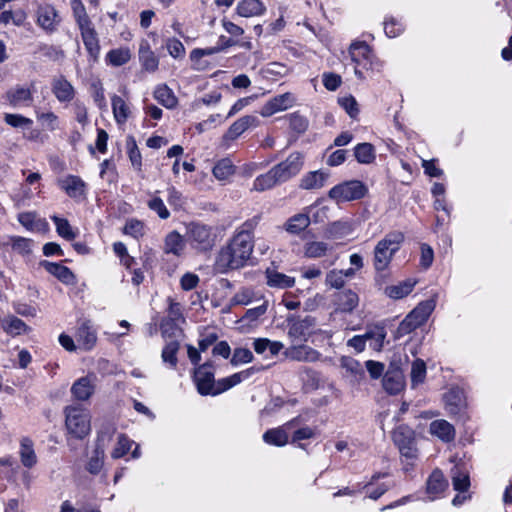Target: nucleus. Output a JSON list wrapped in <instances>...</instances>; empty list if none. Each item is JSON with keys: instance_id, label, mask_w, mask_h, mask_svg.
<instances>
[{"instance_id": "f257e3e1", "label": "nucleus", "mask_w": 512, "mask_h": 512, "mask_svg": "<svg viewBox=\"0 0 512 512\" xmlns=\"http://www.w3.org/2000/svg\"><path fill=\"white\" fill-rule=\"evenodd\" d=\"M258 218L246 220L237 227L231 238L215 255L213 270L218 274H228L244 268L251 260L254 250V231Z\"/></svg>"}, {"instance_id": "f03ea898", "label": "nucleus", "mask_w": 512, "mask_h": 512, "mask_svg": "<svg viewBox=\"0 0 512 512\" xmlns=\"http://www.w3.org/2000/svg\"><path fill=\"white\" fill-rule=\"evenodd\" d=\"M256 371L254 367H250L216 381L214 366L211 362H207L195 368L193 381L200 395L216 396L249 379Z\"/></svg>"}, {"instance_id": "7ed1b4c3", "label": "nucleus", "mask_w": 512, "mask_h": 512, "mask_svg": "<svg viewBox=\"0 0 512 512\" xmlns=\"http://www.w3.org/2000/svg\"><path fill=\"white\" fill-rule=\"evenodd\" d=\"M404 235L402 232L393 231L378 241L373 251V266L377 272L385 271L394 255L399 251Z\"/></svg>"}, {"instance_id": "20e7f679", "label": "nucleus", "mask_w": 512, "mask_h": 512, "mask_svg": "<svg viewBox=\"0 0 512 512\" xmlns=\"http://www.w3.org/2000/svg\"><path fill=\"white\" fill-rule=\"evenodd\" d=\"M437 304V294L429 299L421 301L399 324L396 330V338H401L424 324Z\"/></svg>"}, {"instance_id": "39448f33", "label": "nucleus", "mask_w": 512, "mask_h": 512, "mask_svg": "<svg viewBox=\"0 0 512 512\" xmlns=\"http://www.w3.org/2000/svg\"><path fill=\"white\" fill-rule=\"evenodd\" d=\"M65 426L68 433L76 438L83 439L91 431V416L87 409L81 405H70L65 408Z\"/></svg>"}, {"instance_id": "423d86ee", "label": "nucleus", "mask_w": 512, "mask_h": 512, "mask_svg": "<svg viewBox=\"0 0 512 512\" xmlns=\"http://www.w3.org/2000/svg\"><path fill=\"white\" fill-rule=\"evenodd\" d=\"M350 55L355 63L354 72L359 79H365V71H377L382 68V63L375 58L372 50L365 42H356L350 46Z\"/></svg>"}, {"instance_id": "0eeeda50", "label": "nucleus", "mask_w": 512, "mask_h": 512, "mask_svg": "<svg viewBox=\"0 0 512 512\" xmlns=\"http://www.w3.org/2000/svg\"><path fill=\"white\" fill-rule=\"evenodd\" d=\"M187 241L198 251L212 249L217 240V234L212 226L194 222L187 227Z\"/></svg>"}, {"instance_id": "6e6552de", "label": "nucleus", "mask_w": 512, "mask_h": 512, "mask_svg": "<svg viewBox=\"0 0 512 512\" xmlns=\"http://www.w3.org/2000/svg\"><path fill=\"white\" fill-rule=\"evenodd\" d=\"M366 187L358 180L346 181L330 189L328 195L331 199L340 202L353 201L362 198Z\"/></svg>"}, {"instance_id": "1a4fd4ad", "label": "nucleus", "mask_w": 512, "mask_h": 512, "mask_svg": "<svg viewBox=\"0 0 512 512\" xmlns=\"http://www.w3.org/2000/svg\"><path fill=\"white\" fill-rule=\"evenodd\" d=\"M303 166V156L299 152L291 153L286 160L273 167L274 173L282 182L288 181L290 178L296 176Z\"/></svg>"}, {"instance_id": "9d476101", "label": "nucleus", "mask_w": 512, "mask_h": 512, "mask_svg": "<svg viewBox=\"0 0 512 512\" xmlns=\"http://www.w3.org/2000/svg\"><path fill=\"white\" fill-rule=\"evenodd\" d=\"M57 183L70 198L76 201L86 198L87 184L79 176L69 174L58 179Z\"/></svg>"}, {"instance_id": "9b49d317", "label": "nucleus", "mask_w": 512, "mask_h": 512, "mask_svg": "<svg viewBox=\"0 0 512 512\" xmlns=\"http://www.w3.org/2000/svg\"><path fill=\"white\" fill-rule=\"evenodd\" d=\"M259 122V118L255 115H245L237 119L223 135V141L229 142L237 139L248 129L257 127Z\"/></svg>"}, {"instance_id": "f8f14e48", "label": "nucleus", "mask_w": 512, "mask_h": 512, "mask_svg": "<svg viewBox=\"0 0 512 512\" xmlns=\"http://www.w3.org/2000/svg\"><path fill=\"white\" fill-rule=\"evenodd\" d=\"M75 337L78 343V348L83 351L92 350L97 342V332L88 320L79 324Z\"/></svg>"}, {"instance_id": "ddd939ff", "label": "nucleus", "mask_w": 512, "mask_h": 512, "mask_svg": "<svg viewBox=\"0 0 512 512\" xmlns=\"http://www.w3.org/2000/svg\"><path fill=\"white\" fill-rule=\"evenodd\" d=\"M296 98L292 93H284L270 99L261 109L263 117H269L277 112L287 110L293 106Z\"/></svg>"}, {"instance_id": "4468645a", "label": "nucleus", "mask_w": 512, "mask_h": 512, "mask_svg": "<svg viewBox=\"0 0 512 512\" xmlns=\"http://www.w3.org/2000/svg\"><path fill=\"white\" fill-rule=\"evenodd\" d=\"M60 18L56 9L51 5H40L37 9V24L45 31L56 30Z\"/></svg>"}, {"instance_id": "2eb2a0df", "label": "nucleus", "mask_w": 512, "mask_h": 512, "mask_svg": "<svg viewBox=\"0 0 512 512\" xmlns=\"http://www.w3.org/2000/svg\"><path fill=\"white\" fill-rule=\"evenodd\" d=\"M354 231L353 222L350 220H338L329 223L323 231V235L329 240H340L349 235Z\"/></svg>"}, {"instance_id": "dca6fc26", "label": "nucleus", "mask_w": 512, "mask_h": 512, "mask_svg": "<svg viewBox=\"0 0 512 512\" xmlns=\"http://www.w3.org/2000/svg\"><path fill=\"white\" fill-rule=\"evenodd\" d=\"M314 326L315 319L310 316L295 320L289 326L288 335L294 340L305 341L312 334Z\"/></svg>"}, {"instance_id": "f3484780", "label": "nucleus", "mask_w": 512, "mask_h": 512, "mask_svg": "<svg viewBox=\"0 0 512 512\" xmlns=\"http://www.w3.org/2000/svg\"><path fill=\"white\" fill-rule=\"evenodd\" d=\"M296 419H293L281 427L267 430L263 434V440L265 443L274 446H284L288 443L289 436L287 430L294 426Z\"/></svg>"}, {"instance_id": "a211bd4d", "label": "nucleus", "mask_w": 512, "mask_h": 512, "mask_svg": "<svg viewBox=\"0 0 512 512\" xmlns=\"http://www.w3.org/2000/svg\"><path fill=\"white\" fill-rule=\"evenodd\" d=\"M287 358L294 361L316 362L320 360L321 354L306 345L292 346L285 351Z\"/></svg>"}, {"instance_id": "6ab92c4d", "label": "nucleus", "mask_w": 512, "mask_h": 512, "mask_svg": "<svg viewBox=\"0 0 512 512\" xmlns=\"http://www.w3.org/2000/svg\"><path fill=\"white\" fill-rule=\"evenodd\" d=\"M79 29L81 31V37H82V40H83V43L85 45L87 52L89 53L91 58H93V60H96L99 56L100 45H99L98 36L94 29L93 24L91 23V24L79 27Z\"/></svg>"}, {"instance_id": "aec40b11", "label": "nucleus", "mask_w": 512, "mask_h": 512, "mask_svg": "<svg viewBox=\"0 0 512 512\" xmlns=\"http://www.w3.org/2000/svg\"><path fill=\"white\" fill-rule=\"evenodd\" d=\"M383 388L389 394L400 393L405 386L404 375L399 369L388 370L383 377Z\"/></svg>"}, {"instance_id": "412c9836", "label": "nucleus", "mask_w": 512, "mask_h": 512, "mask_svg": "<svg viewBox=\"0 0 512 512\" xmlns=\"http://www.w3.org/2000/svg\"><path fill=\"white\" fill-rule=\"evenodd\" d=\"M139 61L142 68L147 72H155L158 69L159 59L151 50L147 40H142L139 46Z\"/></svg>"}, {"instance_id": "4be33fe9", "label": "nucleus", "mask_w": 512, "mask_h": 512, "mask_svg": "<svg viewBox=\"0 0 512 512\" xmlns=\"http://www.w3.org/2000/svg\"><path fill=\"white\" fill-rule=\"evenodd\" d=\"M52 92L59 102H70L75 96V89L72 84L60 76L52 82Z\"/></svg>"}, {"instance_id": "5701e85b", "label": "nucleus", "mask_w": 512, "mask_h": 512, "mask_svg": "<svg viewBox=\"0 0 512 512\" xmlns=\"http://www.w3.org/2000/svg\"><path fill=\"white\" fill-rule=\"evenodd\" d=\"M330 173L323 170H316L305 174L300 181V187L305 190H315L322 188L328 178Z\"/></svg>"}, {"instance_id": "b1692460", "label": "nucleus", "mask_w": 512, "mask_h": 512, "mask_svg": "<svg viewBox=\"0 0 512 512\" xmlns=\"http://www.w3.org/2000/svg\"><path fill=\"white\" fill-rule=\"evenodd\" d=\"M429 431L443 442H451L455 438V429L444 419L434 420L430 423Z\"/></svg>"}, {"instance_id": "393cba45", "label": "nucleus", "mask_w": 512, "mask_h": 512, "mask_svg": "<svg viewBox=\"0 0 512 512\" xmlns=\"http://www.w3.org/2000/svg\"><path fill=\"white\" fill-rule=\"evenodd\" d=\"M266 283L271 288L287 289L295 285V278L280 273L274 269H267L265 272Z\"/></svg>"}, {"instance_id": "a878e982", "label": "nucleus", "mask_w": 512, "mask_h": 512, "mask_svg": "<svg viewBox=\"0 0 512 512\" xmlns=\"http://www.w3.org/2000/svg\"><path fill=\"white\" fill-rule=\"evenodd\" d=\"M6 97L14 107L29 106L33 99L31 90L24 86L11 88L7 92Z\"/></svg>"}, {"instance_id": "bb28decb", "label": "nucleus", "mask_w": 512, "mask_h": 512, "mask_svg": "<svg viewBox=\"0 0 512 512\" xmlns=\"http://www.w3.org/2000/svg\"><path fill=\"white\" fill-rule=\"evenodd\" d=\"M265 5L260 0H241L236 7L239 16L249 18L264 14Z\"/></svg>"}, {"instance_id": "cd10ccee", "label": "nucleus", "mask_w": 512, "mask_h": 512, "mask_svg": "<svg viewBox=\"0 0 512 512\" xmlns=\"http://www.w3.org/2000/svg\"><path fill=\"white\" fill-rule=\"evenodd\" d=\"M111 106L115 122L118 125L125 124L131 114L127 102L121 96L114 94L111 97Z\"/></svg>"}, {"instance_id": "c85d7f7f", "label": "nucleus", "mask_w": 512, "mask_h": 512, "mask_svg": "<svg viewBox=\"0 0 512 512\" xmlns=\"http://www.w3.org/2000/svg\"><path fill=\"white\" fill-rule=\"evenodd\" d=\"M94 392V384L91 377L86 376L75 381L71 387L72 395L80 401H85L91 397Z\"/></svg>"}, {"instance_id": "c756f323", "label": "nucleus", "mask_w": 512, "mask_h": 512, "mask_svg": "<svg viewBox=\"0 0 512 512\" xmlns=\"http://www.w3.org/2000/svg\"><path fill=\"white\" fill-rule=\"evenodd\" d=\"M311 223V217L307 213H298L290 217L284 224L286 232L292 235H299Z\"/></svg>"}, {"instance_id": "7c9ffc66", "label": "nucleus", "mask_w": 512, "mask_h": 512, "mask_svg": "<svg viewBox=\"0 0 512 512\" xmlns=\"http://www.w3.org/2000/svg\"><path fill=\"white\" fill-rule=\"evenodd\" d=\"M41 265L47 272L58 278L61 282L65 284L74 282L75 276L68 267L49 261H43Z\"/></svg>"}, {"instance_id": "2f4dec72", "label": "nucleus", "mask_w": 512, "mask_h": 512, "mask_svg": "<svg viewBox=\"0 0 512 512\" xmlns=\"http://www.w3.org/2000/svg\"><path fill=\"white\" fill-rule=\"evenodd\" d=\"M19 455L21 463L26 468H32L37 463V456L31 439L24 437L20 441Z\"/></svg>"}, {"instance_id": "473e14b6", "label": "nucleus", "mask_w": 512, "mask_h": 512, "mask_svg": "<svg viewBox=\"0 0 512 512\" xmlns=\"http://www.w3.org/2000/svg\"><path fill=\"white\" fill-rule=\"evenodd\" d=\"M446 486L447 482L443 473L440 470L433 471L427 480V493L430 495L429 499L434 500L445 490Z\"/></svg>"}, {"instance_id": "72a5a7b5", "label": "nucleus", "mask_w": 512, "mask_h": 512, "mask_svg": "<svg viewBox=\"0 0 512 512\" xmlns=\"http://www.w3.org/2000/svg\"><path fill=\"white\" fill-rule=\"evenodd\" d=\"M452 484L456 491L465 492L470 486L469 474L464 465H455L451 470Z\"/></svg>"}, {"instance_id": "f704fd0d", "label": "nucleus", "mask_w": 512, "mask_h": 512, "mask_svg": "<svg viewBox=\"0 0 512 512\" xmlns=\"http://www.w3.org/2000/svg\"><path fill=\"white\" fill-rule=\"evenodd\" d=\"M444 400L450 413H457L464 406V394L459 388L450 389L445 395Z\"/></svg>"}, {"instance_id": "c9c22d12", "label": "nucleus", "mask_w": 512, "mask_h": 512, "mask_svg": "<svg viewBox=\"0 0 512 512\" xmlns=\"http://www.w3.org/2000/svg\"><path fill=\"white\" fill-rule=\"evenodd\" d=\"M278 183H281V181L276 173H274V169L271 168L267 173L258 176L254 180L252 190L262 192L273 188Z\"/></svg>"}, {"instance_id": "e433bc0d", "label": "nucleus", "mask_w": 512, "mask_h": 512, "mask_svg": "<svg viewBox=\"0 0 512 512\" xmlns=\"http://www.w3.org/2000/svg\"><path fill=\"white\" fill-rule=\"evenodd\" d=\"M386 474L384 473H376L372 476L371 480L364 485V489L366 490L367 497L373 500H377L380 498L386 491L389 489V485L386 483H380L374 488V485L376 482L382 478L385 477Z\"/></svg>"}, {"instance_id": "4c0bfd02", "label": "nucleus", "mask_w": 512, "mask_h": 512, "mask_svg": "<svg viewBox=\"0 0 512 512\" xmlns=\"http://www.w3.org/2000/svg\"><path fill=\"white\" fill-rule=\"evenodd\" d=\"M154 98L164 107L172 109L176 107L178 100L173 91L166 85L158 86L154 91Z\"/></svg>"}, {"instance_id": "58836bf2", "label": "nucleus", "mask_w": 512, "mask_h": 512, "mask_svg": "<svg viewBox=\"0 0 512 512\" xmlns=\"http://www.w3.org/2000/svg\"><path fill=\"white\" fill-rule=\"evenodd\" d=\"M415 284V281L408 279L396 285L386 287L385 293L392 299H401L412 292Z\"/></svg>"}, {"instance_id": "ea45409f", "label": "nucleus", "mask_w": 512, "mask_h": 512, "mask_svg": "<svg viewBox=\"0 0 512 512\" xmlns=\"http://www.w3.org/2000/svg\"><path fill=\"white\" fill-rule=\"evenodd\" d=\"M185 242L183 237L176 231L170 232L166 238L164 243V251L169 254L172 253L174 255H180L184 250Z\"/></svg>"}, {"instance_id": "a19ab883", "label": "nucleus", "mask_w": 512, "mask_h": 512, "mask_svg": "<svg viewBox=\"0 0 512 512\" xmlns=\"http://www.w3.org/2000/svg\"><path fill=\"white\" fill-rule=\"evenodd\" d=\"M358 303L359 298L355 292L351 290L343 291L338 295L337 310L341 312H352L358 306Z\"/></svg>"}, {"instance_id": "79ce46f5", "label": "nucleus", "mask_w": 512, "mask_h": 512, "mask_svg": "<svg viewBox=\"0 0 512 512\" xmlns=\"http://www.w3.org/2000/svg\"><path fill=\"white\" fill-rule=\"evenodd\" d=\"M304 255L308 258H320L332 250L324 241H309L304 244Z\"/></svg>"}, {"instance_id": "37998d69", "label": "nucleus", "mask_w": 512, "mask_h": 512, "mask_svg": "<svg viewBox=\"0 0 512 512\" xmlns=\"http://www.w3.org/2000/svg\"><path fill=\"white\" fill-rule=\"evenodd\" d=\"M354 156L359 163L370 164L376 158L374 146L367 142L357 144L354 148Z\"/></svg>"}, {"instance_id": "c03bdc74", "label": "nucleus", "mask_w": 512, "mask_h": 512, "mask_svg": "<svg viewBox=\"0 0 512 512\" xmlns=\"http://www.w3.org/2000/svg\"><path fill=\"white\" fill-rule=\"evenodd\" d=\"M386 331L383 327L375 326L365 333V340L370 342V347L375 351L383 348Z\"/></svg>"}, {"instance_id": "a18cd8bd", "label": "nucleus", "mask_w": 512, "mask_h": 512, "mask_svg": "<svg viewBox=\"0 0 512 512\" xmlns=\"http://www.w3.org/2000/svg\"><path fill=\"white\" fill-rule=\"evenodd\" d=\"M35 116L44 129H47L49 131H55L59 129V118L54 112H44L41 111L39 108H36Z\"/></svg>"}, {"instance_id": "49530a36", "label": "nucleus", "mask_w": 512, "mask_h": 512, "mask_svg": "<svg viewBox=\"0 0 512 512\" xmlns=\"http://www.w3.org/2000/svg\"><path fill=\"white\" fill-rule=\"evenodd\" d=\"M179 342L176 340H171L166 343L162 350V360L164 363L168 364L170 368H175L177 366V352L179 350Z\"/></svg>"}, {"instance_id": "de8ad7c7", "label": "nucleus", "mask_w": 512, "mask_h": 512, "mask_svg": "<svg viewBox=\"0 0 512 512\" xmlns=\"http://www.w3.org/2000/svg\"><path fill=\"white\" fill-rule=\"evenodd\" d=\"M234 171L235 168L232 161L228 158H224L215 164L213 168V175L216 179L223 181L233 175Z\"/></svg>"}, {"instance_id": "09e8293b", "label": "nucleus", "mask_w": 512, "mask_h": 512, "mask_svg": "<svg viewBox=\"0 0 512 512\" xmlns=\"http://www.w3.org/2000/svg\"><path fill=\"white\" fill-rule=\"evenodd\" d=\"M3 329L10 335L16 336L28 330L27 325L15 316H9L3 320Z\"/></svg>"}, {"instance_id": "8fccbe9b", "label": "nucleus", "mask_w": 512, "mask_h": 512, "mask_svg": "<svg viewBox=\"0 0 512 512\" xmlns=\"http://www.w3.org/2000/svg\"><path fill=\"white\" fill-rule=\"evenodd\" d=\"M393 441L397 445V447H402L405 445H410V443L414 442V432L407 426L400 425L393 432Z\"/></svg>"}, {"instance_id": "3c124183", "label": "nucleus", "mask_w": 512, "mask_h": 512, "mask_svg": "<svg viewBox=\"0 0 512 512\" xmlns=\"http://www.w3.org/2000/svg\"><path fill=\"white\" fill-rule=\"evenodd\" d=\"M116 432V428L112 424H105L98 431L97 440H96V449H101V451L105 452L106 447L111 442L114 434Z\"/></svg>"}, {"instance_id": "603ef678", "label": "nucleus", "mask_w": 512, "mask_h": 512, "mask_svg": "<svg viewBox=\"0 0 512 512\" xmlns=\"http://www.w3.org/2000/svg\"><path fill=\"white\" fill-rule=\"evenodd\" d=\"M131 59V52L129 48L113 49L108 52L106 60L113 66H122Z\"/></svg>"}, {"instance_id": "864d4df0", "label": "nucleus", "mask_w": 512, "mask_h": 512, "mask_svg": "<svg viewBox=\"0 0 512 512\" xmlns=\"http://www.w3.org/2000/svg\"><path fill=\"white\" fill-rule=\"evenodd\" d=\"M4 121L9 126L22 130L30 129L33 125L32 119L25 117L21 114L6 113L4 115Z\"/></svg>"}, {"instance_id": "5fc2aeb1", "label": "nucleus", "mask_w": 512, "mask_h": 512, "mask_svg": "<svg viewBox=\"0 0 512 512\" xmlns=\"http://www.w3.org/2000/svg\"><path fill=\"white\" fill-rule=\"evenodd\" d=\"M410 378L413 387L424 382L426 378V364L423 360L417 359L412 363Z\"/></svg>"}, {"instance_id": "6e6d98bb", "label": "nucleus", "mask_w": 512, "mask_h": 512, "mask_svg": "<svg viewBox=\"0 0 512 512\" xmlns=\"http://www.w3.org/2000/svg\"><path fill=\"white\" fill-rule=\"evenodd\" d=\"M258 299V294L252 288L243 287L235 293L232 302L236 305H248Z\"/></svg>"}, {"instance_id": "4d7b16f0", "label": "nucleus", "mask_w": 512, "mask_h": 512, "mask_svg": "<svg viewBox=\"0 0 512 512\" xmlns=\"http://www.w3.org/2000/svg\"><path fill=\"white\" fill-rule=\"evenodd\" d=\"M133 444L134 442L125 434H119L117 437L116 446L111 452L112 458L119 459L123 457L129 452Z\"/></svg>"}, {"instance_id": "13d9d810", "label": "nucleus", "mask_w": 512, "mask_h": 512, "mask_svg": "<svg viewBox=\"0 0 512 512\" xmlns=\"http://www.w3.org/2000/svg\"><path fill=\"white\" fill-rule=\"evenodd\" d=\"M181 318L182 312L180 305L178 303L173 302V300L169 298L168 319L163 321L161 325L163 334H167V326L169 325V322H172L174 325H176V323Z\"/></svg>"}, {"instance_id": "bf43d9fd", "label": "nucleus", "mask_w": 512, "mask_h": 512, "mask_svg": "<svg viewBox=\"0 0 512 512\" xmlns=\"http://www.w3.org/2000/svg\"><path fill=\"white\" fill-rule=\"evenodd\" d=\"M52 220L56 226L57 233L66 240H73L76 238V233L73 231L68 220L53 216Z\"/></svg>"}, {"instance_id": "052dcab7", "label": "nucleus", "mask_w": 512, "mask_h": 512, "mask_svg": "<svg viewBox=\"0 0 512 512\" xmlns=\"http://www.w3.org/2000/svg\"><path fill=\"white\" fill-rule=\"evenodd\" d=\"M72 10L78 27H82L91 24V20L86 13L84 4L80 0L72 1Z\"/></svg>"}, {"instance_id": "680f3d73", "label": "nucleus", "mask_w": 512, "mask_h": 512, "mask_svg": "<svg viewBox=\"0 0 512 512\" xmlns=\"http://www.w3.org/2000/svg\"><path fill=\"white\" fill-rule=\"evenodd\" d=\"M104 456V451H101V449H94L93 455L87 463V470L91 474H98L101 471L104 463Z\"/></svg>"}, {"instance_id": "e2e57ef3", "label": "nucleus", "mask_w": 512, "mask_h": 512, "mask_svg": "<svg viewBox=\"0 0 512 512\" xmlns=\"http://www.w3.org/2000/svg\"><path fill=\"white\" fill-rule=\"evenodd\" d=\"M252 352L247 348H236L233 352L230 363L233 366L250 363L253 360Z\"/></svg>"}, {"instance_id": "0e129e2a", "label": "nucleus", "mask_w": 512, "mask_h": 512, "mask_svg": "<svg viewBox=\"0 0 512 512\" xmlns=\"http://www.w3.org/2000/svg\"><path fill=\"white\" fill-rule=\"evenodd\" d=\"M11 245L14 251L20 254H29L32 252L33 241L23 237H13L11 238Z\"/></svg>"}, {"instance_id": "69168bd1", "label": "nucleus", "mask_w": 512, "mask_h": 512, "mask_svg": "<svg viewBox=\"0 0 512 512\" xmlns=\"http://www.w3.org/2000/svg\"><path fill=\"white\" fill-rule=\"evenodd\" d=\"M149 209L156 212L161 219H167L170 213L160 197L153 196L147 203Z\"/></svg>"}, {"instance_id": "338daca9", "label": "nucleus", "mask_w": 512, "mask_h": 512, "mask_svg": "<svg viewBox=\"0 0 512 512\" xmlns=\"http://www.w3.org/2000/svg\"><path fill=\"white\" fill-rule=\"evenodd\" d=\"M404 30V25L395 18L387 19L384 22V31L385 34L390 37L394 38L400 35Z\"/></svg>"}, {"instance_id": "774afa93", "label": "nucleus", "mask_w": 512, "mask_h": 512, "mask_svg": "<svg viewBox=\"0 0 512 512\" xmlns=\"http://www.w3.org/2000/svg\"><path fill=\"white\" fill-rule=\"evenodd\" d=\"M123 231L126 235L137 239L144 234V224L139 220L131 219L126 223Z\"/></svg>"}]
</instances>
